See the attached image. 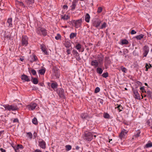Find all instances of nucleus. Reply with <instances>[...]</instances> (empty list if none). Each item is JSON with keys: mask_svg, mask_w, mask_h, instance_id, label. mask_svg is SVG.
<instances>
[{"mask_svg": "<svg viewBox=\"0 0 152 152\" xmlns=\"http://www.w3.org/2000/svg\"><path fill=\"white\" fill-rule=\"evenodd\" d=\"M138 51H137L136 50H134L133 52V54L134 56H137L138 55Z\"/></svg>", "mask_w": 152, "mask_h": 152, "instance_id": "obj_52", "label": "nucleus"}, {"mask_svg": "<svg viewBox=\"0 0 152 152\" xmlns=\"http://www.w3.org/2000/svg\"><path fill=\"white\" fill-rule=\"evenodd\" d=\"M0 150L1 151V152H6V150L5 149H3V148H0Z\"/></svg>", "mask_w": 152, "mask_h": 152, "instance_id": "obj_60", "label": "nucleus"}, {"mask_svg": "<svg viewBox=\"0 0 152 152\" xmlns=\"http://www.w3.org/2000/svg\"><path fill=\"white\" fill-rule=\"evenodd\" d=\"M16 4L19 5L20 6L22 7L23 8H25L26 7L24 4H23L22 1H16Z\"/></svg>", "mask_w": 152, "mask_h": 152, "instance_id": "obj_22", "label": "nucleus"}, {"mask_svg": "<svg viewBox=\"0 0 152 152\" xmlns=\"http://www.w3.org/2000/svg\"><path fill=\"white\" fill-rule=\"evenodd\" d=\"M103 116L104 118L108 119L110 118V116L108 113H104Z\"/></svg>", "mask_w": 152, "mask_h": 152, "instance_id": "obj_38", "label": "nucleus"}, {"mask_svg": "<svg viewBox=\"0 0 152 152\" xmlns=\"http://www.w3.org/2000/svg\"><path fill=\"white\" fill-rule=\"evenodd\" d=\"M82 137L85 140L91 141L93 139V135L92 134H84Z\"/></svg>", "mask_w": 152, "mask_h": 152, "instance_id": "obj_5", "label": "nucleus"}, {"mask_svg": "<svg viewBox=\"0 0 152 152\" xmlns=\"http://www.w3.org/2000/svg\"><path fill=\"white\" fill-rule=\"evenodd\" d=\"M31 81L34 84H37L39 82L38 80L36 78L34 77H31Z\"/></svg>", "mask_w": 152, "mask_h": 152, "instance_id": "obj_19", "label": "nucleus"}, {"mask_svg": "<svg viewBox=\"0 0 152 152\" xmlns=\"http://www.w3.org/2000/svg\"><path fill=\"white\" fill-rule=\"evenodd\" d=\"M121 69L123 72L124 73H126V69L122 66L121 67Z\"/></svg>", "mask_w": 152, "mask_h": 152, "instance_id": "obj_44", "label": "nucleus"}, {"mask_svg": "<svg viewBox=\"0 0 152 152\" xmlns=\"http://www.w3.org/2000/svg\"><path fill=\"white\" fill-rule=\"evenodd\" d=\"M61 35L59 34H58L57 36L55 37V38L56 40H58L61 39Z\"/></svg>", "mask_w": 152, "mask_h": 152, "instance_id": "obj_45", "label": "nucleus"}, {"mask_svg": "<svg viewBox=\"0 0 152 152\" xmlns=\"http://www.w3.org/2000/svg\"><path fill=\"white\" fill-rule=\"evenodd\" d=\"M21 79L24 81V82H29L30 81V79L28 78V77L24 74L21 75Z\"/></svg>", "mask_w": 152, "mask_h": 152, "instance_id": "obj_12", "label": "nucleus"}, {"mask_svg": "<svg viewBox=\"0 0 152 152\" xmlns=\"http://www.w3.org/2000/svg\"><path fill=\"white\" fill-rule=\"evenodd\" d=\"M100 90V88L98 87H97L96 88L95 91H94V93H96L98 92H99Z\"/></svg>", "mask_w": 152, "mask_h": 152, "instance_id": "obj_48", "label": "nucleus"}, {"mask_svg": "<svg viewBox=\"0 0 152 152\" xmlns=\"http://www.w3.org/2000/svg\"><path fill=\"white\" fill-rule=\"evenodd\" d=\"M75 48L80 51V49L82 48V45L79 43H77L75 46Z\"/></svg>", "mask_w": 152, "mask_h": 152, "instance_id": "obj_30", "label": "nucleus"}, {"mask_svg": "<svg viewBox=\"0 0 152 152\" xmlns=\"http://www.w3.org/2000/svg\"><path fill=\"white\" fill-rule=\"evenodd\" d=\"M28 38L26 36H22L21 39V45L23 46H26L28 44Z\"/></svg>", "mask_w": 152, "mask_h": 152, "instance_id": "obj_6", "label": "nucleus"}, {"mask_svg": "<svg viewBox=\"0 0 152 152\" xmlns=\"http://www.w3.org/2000/svg\"><path fill=\"white\" fill-rule=\"evenodd\" d=\"M40 49L42 50V51L44 53L45 55L48 54V53L46 50V46L43 44L40 45Z\"/></svg>", "mask_w": 152, "mask_h": 152, "instance_id": "obj_15", "label": "nucleus"}, {"mask_svg": "<svg viewBox=\"0 0 152 152\" xmlns=\"http://www.w3.org/2000/svg\"><path fill=\"white\" fill-rule=\"evenodd\" d=\"M123 123L127 125H130V123L129 122H127L126 121H124L123 122Z\"/></svg>", "mask_w": 152, "mask_h": 152, "instance_id": "obj_51", "label": "nucleus"}, {"mask_svg": "<svg viewBox=\"0 0 152 152\" xmlns=\"http://www.w3.org/2000/svg\"><path fill=\"white\" fill-rule=\"evenodd\" d=\"M64 45L67 48H69L71 46V44L69 42L67 41L65 42Z\"/></svg>", "mask_w": 152, "mask_h": 152, "instance_id": "obj_32", "label": "nucleus"}, {"mask_svg": "<svg viewBox=\"0 0 152 152\" xmlns=\"http://www.w3.org/2000/svg\"><path fill=\"white\" fill-rule=\"evenodd\" d=\"M151 147H152V143L150 141H149L145 146V147L146 148H149Z\"/></svg>", "mask_w": 152, "mask_h": 152, "instance_id": "obj_24", "label": "nucleus"}, {"mask_svg": "<svg viewBox=\"0 0 152 152\" xmlns=\"http://www.w3.org/2000/svg\"><path fill=\"white\" fill-rule=\"evenodd\" d=\"M124 132L123 130H122V131L120 133H127L128 132L126 130H125L124 129Z\"/></svg>", "mask_w": 152, "mask_h": 152, "instance_id": "obj_59", "label": "nucleus"}, {"mask_svg": "<svg viewBox=\"0 0 152 152\" xmlns=\"http://www.w3.org/2000/svg\"><path fill=\"white\" fill-rule=\"evenodd\" d=\"M25 1L28 6L30 7L31 6H30V5H31L34 2V0H26Z\"/></svg>", "mask_w": 152, "mask_h": 152, "instance_id": "obj_21", "label": "nucleus"}, {"mask_svg": "<svg viewBox=\"0 0 152 152\" xmlns=\"http://www.w3.org/2000/svg\"><path fill=\"white\" fill-rule=\"evenodd\" d=\"M80 117L84 121L85 119H87L88 118H90L88 114L87 113H82L80 115Z\"/></svg>", "mask_w": 152, "mask_h": 152, "instance_id": "obj_14", "label": "nucleus"}, {"mask_svg": "<svg viewBox=\"0 0 152 152\" xmlns=\"http://www.w3.org/2000/svg\"><path fill=\"white\" fill-rule=\"evenodd\" d=\"M140 89L142 91H143L145 90L144 87H141L140 88Z\"/></svg>", "mask_w": 152, "mask_h": 152, "instance_id": "obj_62", "label": "nucleus"}, {"mask_svg": "<svg viewBox=\"0 0 152 152\" xmlns=\"http://www.w3.org/2000/svg\"><path fill=\"white\" fill-rule=\"evenodd\" d=\"M51 88L53 89L56 88L58 86V84L56 83H53L51 84Z\"/></svg>", "mask_w": 152, "mask_h": 152, "instance_id": "obj_26", "label": "nucleus"}, {"mask_svg": "<svg viewBox=\"0 0 152 152\" xmlns=\"http://www.w3.org/2000/svg\"><path fill=\"white\" fill-rule=\"evenodd\" d=\"M77 35V33H72L70 35L69 37L70 39H73L74 37H76Z\"/></svg>", "mask_w": 152, "mask_h": 152, "instance_id": "obj_31", "label": "nucleus"}, {"mask_svg": "<svg viewBox=\"0 0 152 152\" xmlns=\"http://www.w3.org/2000/svg\"><path fill=\"white\" fill-rule=\"evenodd\" d=\"M145 67H146L145 71H148V69L152 67V66L150 64H148L147 63H146L145 64Z\"/></svg>", "mask_w": 152, "mask_h": 152, "instance_id": "obj_35", "label": "nucleus"}, {"mask_svg": "<svg viewBox=\"0 0 152 152\" xmlns=\"http://www.w3.org/2000/svg\"><path fill=\"white\" fill-rule=\"evenodd\" d=\"M100 56H98L99 58L97 61L96 60H94L91 61V65L93 66L94 68L97 67L99 65V66L101 67L103 64V56L99 57Z\"/></svg>", "mask_w": 152, "mask_h": 152, "instance_id": "obj_1", "label": "nucleus"}, {"mask_svg": "<svg viewBox=\"0 0 152 152\" xmlns=\"http://www.w3.org/2000/svg\"><path fill=\"white\" fill-rule=\"evenodd\" d=\"M82 22V19H80L77 20H72L71 21H70V22L71 23H74L75 27L77 28L81 26Z\"/></svg>", "mask_w": 152, "mask_h": 152, "instance_id": "obj_4", "label": "nucleus"}, {"mask_svg": "<svg viewBox=\"0 0 152 152\" xmlns=\"http://www.w3.org/2000/svg\"><path fill=\"white\" fill-rule=\"evenodd\" d=\"M32 123L34 124H38L37 120L36 118H34L32 120Z\"/></svg>", "mask_w": 152, "mask_h": 152, "instance_id": "obj_39", "label": "nucleus"}, {"mask_svg": "<svg viewBox=\"0 0 152 152\" xmlns=\"http://www.w3.org/2000/svg\"><path fill=\"white\" fill-rule=\"evenodd\" d=\"M90 17L88 13H87L85 16V20L86 22L89 23L90 21Z\"/></svg>", "mask_w": 152, "mask_h": 152, "instance_id": "obj_20", "label": "nucleus"}, {"mask_svg": "<svg viewBox=\"0 0 152 152\" xmlns=\"http://www.w3.org/2000/svg\"><path fill=\"white\" fill-rule=\"evenodd\" d=\"M130 33L132 34H136V32L134 30H132Z\"/></svg>", "mask_w": 152, "mask_h": 152, "instance_id": "obj_55", "label": "nucleus"}, {"mask_svg": "<svg viewBox=\"0 0 152 152\" xmlns=\"http://www.w3.org/2000/svg\"><path fill=\"white\" fill-rule=\"evenodd\" d=\"M101 21L99 19H96L93 21V25L96 28H98L101 23Z\"/></svg>", "mask_w": 152, "mask_h": 152, "instance_id": "obj_10", "label": "nucleus"}, {"mask_svg": "<svg viewBox=\"0 0 152 152\" xmlns=\"http://www.w3.org/2000/svg\"><path fill=\"white\" fill-rule=\"evenodd\" d=\"M143 50L144 52L143 53V57H146L149 51V47L147 45H145L144 46L143 48Z\"/></svg>", "mask_w": 152, "mask_h": 152, "instance_id": "obj_11", "label": "nucleus"}, {"mask_svg": "<svg viewBox=\"0 0 152 152\" xmlns=\"http://www.w3.org/2000/svg\"><path fill=\"white\" fill-rule=\"evenodd\" d=\"M125 136V134H120L119 136V137L121 139H122L124 138Z\"/></svg>", "mask_w": 152, "mask_h": 152, "instance_id": "obj_42", "label": "nucleus"}, {"mask_svg": "<svg viewBox=\"0 0 152 152\" xmlns=\"http://www.w3.org/2000/svg\"><path fill=\"white\" fill-rule=\"evenodd\" d=\"M23 148V147L22 145L19 144L18 145L16 148L18 149L19 148Z\"/></svg>", "mask_w": 152, "mask_h": 152, "instance_id": "obj_50", "label": "nucleus"}, {"mask_svg": "<svg viewBox=\"0 0 152 152\" xmlns=\"http://www.w3.org/2000/svg\"><path fill=\"white\" fill-rule=\"evenodd\" d=\"M129 43L128 41L126 39L122 40L121 41V44L122 45H127Z\"/></svg>", "mask_w": 152, "mask_h": 152, "instance_id": "obj_36", "label": "nucleus"}, {"mask_svg": "<svg viewBox=\"0 0 152 152\" xmlns=\"http://www.w3.org/2000/svg\"><path fill=\"white\" fill-rule=\"evenodd\" d=\"M45 72V70L44 69H39V73L41 75H44Z\"/></svg>", "mask_w": 152, "mask_h": 152, "instance_id": "obj_34", "label": "nucleus"}, {"mask_svg": "<svg viewBox=\"0 0 152 152\" xmlns=\"http://www.w3.org/2000/svg\"><path fill=\"white\" fill-rule=\"evenodd\" d=\"M68 8V6L66 5H65L63 6V8L64 9H67Z\"/></svg>", "mask_w": 152, "mask_h": 152, "instance_id": "obj_61", "label": "nucleus"}, {"mask_svg": "<svg viewBox=\"0 0 152 152\" xmlns=\"http://www.w3.org/2000/svg\"><path fill=\"white\" fill-rule=\"evenodd\" d=\"M13 123H16L17 122L18 123H19V120L17 118H16L14 119L13 121Z\"/></svg>", "mask_w": 152, "mask_h": 152, "instance_id": "obj_53", "label": "nucleus"}, {"mask_svg": "<svg viewBox=\"0 0 152 152\" xmlns=\"http://www.w3.org/2000/svg\"><path fill=\"white\" fill-rule=\"evenodd\" d=\"M39 146L43 149H45L46 148V143L45 142L42 140L41 141H39Z\"/></svg>", "mask_w": 152, "mask_h": 152, "instance_id": "obj_18", "label": "nucleus"}, {"mask_svg": "<svg viewBox=\"0 0 152 152\" xmlns=\"http://www.w3.org/2000/svg\"><path fill=\"white\" fill-rule=\"evenodd\" d=\"M115 109L117 108L118 110L119 111V112H121L122 110V109H124V107H122V106L121 104H119L118 105V106L117 107L115 108Z\"/></svg>", "mask_w": 152, "mask_h": 152, "instance_id": "obj_29", "label": "nucleus"}, {"mask_svg": "<svg viewBox=\"0 0 152 152\" xmlns=\"http://www.w3.org/2000/svg\"><path fill=\"white\" fill-rule=\"evenodd\" d=\"M80 148V147L78 146H76L75 147V148L77 150H79Z\"/></svg>", "mask_w": 152, "mask_h": 152, "instance_id": "obj_64", "label": "nucleus"}, {"mask_svg": "<svg viewBox=\"0 0 152 152\" xmlns=\"http://www.w3.org/2000/svg\"><path fill=\"white\" fill-rule=\"evenodd\" d=\"M37 34L40 35H43L45 36L47 35V32L46 29L41 27H39L37 28L36 30Z\"/></svg>", "mask_w": 152, "mask_h": 152, "instance_id": "obj_3", "label": "nucleus"}, {"mask_svg": "<svg viewBox=\"0 0 152 152\" xmlns=\"http://www.w3.org/2000/svg\"><path fill=\"white\" fill-rule=\"evenodd\" d=\"M76 6V1H73L72 3V5L71 6L72 10H74Z\"/></svg>", "mask_w": 152, "mask_h": 152, "instance_id": "obj_23", "label": "nucleus"}, {"mask_svg": "<svg viewBox=\"0 0 152 152\" xmlns=\"http://www.w3.org/2000/svg\"><path fill=\"white\" fill-rule=\"evenodd\" d=\"M72 53L76 59L78 61H80L81 58L80 57L79 54L76 50L73 49L72 51Z\"/></svg>", "mask_w": 152, "mask_h": 152, "instance_id": "obj_8", "label": "nucleus"}, {"mask_svg": "<svg viewBox=\"0 0 152 152\" xmlns=\"http://www.w3.org/2000/svg\"><path fill=\"white\" fill-rule=\"evenodd\" d=\"M132 91L133 92V94L134 95V98L137 99H140V98L137 90V89H134V88L132 89Z\"/></svg>", "mask_w": 152, "mask_h": 152, "instance_id": "obj_9", "label": "nucleus"}, {"mask_svg": "<svg viewBox=\"0 0 152 152\" xmlns=\"http://www.w3.org/2000/svg\"><path fill=\"white\" fill-rule=\"evenodd\" d=\"M106 26L107 23L105 22H104L102 25L101 27L100 28L102 29L104 28H105L106 27Z\"/></svg>", "mask_w": 152, "mask_h": 152, "instance_id": "obj_41", "label": "nucleus"}, {"mask_svg": "<svg viewBox=\"0 0 152 152\" xmlns=\"http://www.w3.org/2000/svg\"><path fill=\"white\" fill-rule=\"evenodd\" d=\"M108 73L107 72H106L105 73H104L102 75V76L104 78H106L107 77H108Z\"/></svg>", "mask_w": 152, "mask_h": 152, "instance_id": "obj_40", "label": "nucleus"}, {"mask_svg": "<svg viewBox=\"0 0 152 152\" xmlns=\"http://www.w3.org/2000/svg\"><path fill=\"white\" fill-rule=\"evenodd\" d=\"M102 7H99L98 8L97 12L99 13H100L101 12H102Z\"/></svg>", "mask_w": 152, "mask_h": 152, "instance_id": "obj_49", "label": "nucleus"}, {"mask_svg": "<svg viewBox=\"0 0 152 152\" xmlns=\"http://www.w3.org/2000/svg\"><path fill=\"white\" fill-rule=\"evenodd\" d=\"M37 134H33V135L32 134H26V136L30 139H31L33 137V139L35 138L37 136Z\"/></svg>", "mask_w": 152, "mask_h": 152, "instance_id": "obj_16", "label": "nucleus"}, {"mask_svg": "<svg viewBox=\"0 0 152 152\" xmlns=\"http://www.w3.org/2000/svg\"><path fill=\"white\" fill-rule=\"evenodd\" d=\"M31 72L33 75H37L36 72L34 69H32L31 71Z\"/></svg>", "mask_w": 152, "mask_h": 152, "instance_id": "obj_43", "label": "nucleus"}, {"mask_svg": "<svg viewBox=\"0 0 152 152\" xmlns=\"http://www.w3.org/2000/svg\"><path fill=\"white\" fill-rule=\"evenodd\" d=\"M37 106V104L36 103H31L28 105V106L29 110H33L35 109Z\"/></svg>", "mask_w": 152, "mask_h": 152, "instance_id": "obj_13", "label": "nucleus"}, {"mask_svg": "<svg viewBox=\"0 0 152 152\" xmlns=\"http://www.w3.org/2000/svg\"><path fill=\"white\" fill-rule=\"evenodd\" d=\"M147 94L148 95V96L150 98H152V92L150 91H147Z\"/></svg>", "mask_w": 152, "mask_h": 152, "instance_id": "obj_37", "label": "nucleus"}, {"mask_svg": "<svg viewBox=\"0 0 152 152\" xmlns=\"http://www.w3.org/2000/svg\"><path fill=\"white\" fill-rule=\"evenodd\" d=\"M70 18V16L68 15H64V16L61 15V19H63L64 20H67Z\"/></svg>", "mask_w": 152, "mask_h": 152, "instance_id": "obj_28", "label": "nucleus"}, {"mask_svg": "<svg viewBox=\"0 0 152 152\" xmlns=\"http://www.w3.org/2000/svg\"><path fill=\"white\" fill-rule=\"evenodd\" d=\"M57 92L59 96L61 98L65 99V96L64 95V90L62 88H58L57 90Z\"/></svg>", "mask_w": 152, "mask_h": 152, "instance_id": "obj_7", "label": "nucleus"}, {"mask_svg": "<svg viewBox=\"0 0 152 152\" xmlns=\"http://www.w3.org/2000/svg\"><path fill=\"white\" fill-rule=\"evenodd\" d=\"M29 58L30 59V61L31 63H32L34 61H37L38 59L36 56L34 55L33 56H30Z\"/></svg>", "mask_w": 152, "mask_h": 152, "instance_id": "obj_17", "label": "nucleus"}, {"mask_svg": "<svg viewBox=\"0 0 152 152\" xmlns=\"http://www.w3.org/2000/svg\"><path fill=\"white\" fill-rule=\"evenodd\" d=\"M96 71L97 73L99 74H101L102 73L103 70L101 68L99 67L97 68Z\"/></svg>", "mask_w": 152, "mask_h": 152, "instance_id": "obj_27", "label": "nucleus"}, {"mask_svg": "<svg viewBox=\"0 0 152 152\" xmlns=\"http://www.w3.org/2000/svg\"><path fill=\"white\" fill-rule=\"evenodd\" d=\"M72 49L71 48V49H69V48H67L66 52L67 53V55H69L71 54V50Z\"/></svg>", "mask_w": 152, "mask_h": 152, "instance_id": "obj_46", "label": "nucleus"}, {"mask_svg": "<svg viewBox=\"0 0 152 152\" xmlns=\"http://www.w3.org/2000/svg\"><path fill=\"white\" fill-rule=\"evenodd\" d=\"M4 37L5 39H6L8 40L9 39H10V37L8 35H4Z\"/></svg>", "mask_w": 152, "mask_h": 152, "instance_id": "obj_58", "label": "nucleus"}, {"mask_svg": "<svg viewBox=\"0 0 152 152\" xmlns=\"http://www.w3.org/2000/svg\"><path fill=\"white\" fill-rule=\"evenodd\" d=\"M66 150L68 151L69 150L71 149L72 147L70 145H67L66 146Z\"/></svg>", "mask_w": 152, "mask_h": 152, "instance_id": "obj_47", "label": "nucleus"}, {"mask_svg": "<svg viewBox=\"0 0 152 152\" xmlns=\"http://www.w3.org/2000/svg\"><path fill=\"white\" fill-rule=\"evenodd\" d=\"M34 151L35 152H42L41 150L38 149H37Z\"/></svg>", "mask_w": 152, "mask_h": 152, "instance_id": "obj_63", "label": "nucleus"}, {"mask_svg": "<svg viewBox=\"0 0 152 152\" xmlns=\"http://www.w3.org/2000/svg\"><path fill=\"white\" fill-rule=\"evenodd\" d=\"M1 106L4 107L5 109L4 110H7L9 111L17 110L19 109L17 105L14 104L10 105L9 104L1 105Z\"/></svg>", "mask_w": 152, "mask_h": 152, "instance_id": "obj_2", "label": "nucleus"}, {"mask_svg": "<svg viewBox=\"0 0 152 152\" xmlns=\"http://www.w3.org/2000/svg\"><path fill=\"white\" fill-rule=\"evenodd\" d=\"M136 83L137 84L140 86H141L142 85V83L139 81H137L136 82Z\"/></svg>", "mask_w": 152, "mask_h": 152, "instance_id": "obj_56", "label": "nucleus"}, {"mask_svg": "<svg viewBox=\"0 0 152 152\" xmlns=\"http://www.w3.org/2000/svg\"><path fill=\"white\" fill-rule=\"evenodd\" d=\"M144 36V35L143 34H141L136 36L135 37L137 39L140 40Z\"/></svg>", "mask_w": 152, "mask_h": 152, "instance_id": "obj_33", "label": "nucleus"}, {"mask_svg": "<svg viewBox=\"0 0 152 152\" xmlns=\"http://www.w3.org/2000/svg\"><path fill=\"white\" fill-rule=\"evenodd\" d=\"M146 125L148 126H150V122L149 121V120H147L146 123Z\"/></svg>", "mask_w": 152, "mask_h": 152, "instance_id": "obj_54", "label": "nucleus"}, {"mask_svg": "<svg viewBox=\"0 0 152 152\" xmlns=\"http://www.w3.org/2000/svg\"><path fill=\"white\" fill-rule=\"evenodd\" d=\"M140 136V134H137L133 137V139L134 138V137H138Z\"/></svg>", "mask_w": 152, "mask_h": 152, "instance_id": "obj_57", "label": "nucleus"}, {"mask_svg": "<svg viewBox=\"0 0 152 152\" xmlns=\"http://www.w3.org/2000/svg\"><path fill=\"white\" fill-rule=\"evenodd\" d=\"M12 18H8V19L7 22L9 24V27H12Z\"/></svg>", "mask_w": 152, "mask_h": 152, "instance_id": "obj_25", "label": "nucleus"}]
</instances>
